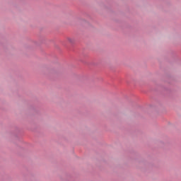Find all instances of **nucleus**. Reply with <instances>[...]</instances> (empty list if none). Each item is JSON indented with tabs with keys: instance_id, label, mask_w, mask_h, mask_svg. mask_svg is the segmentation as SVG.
<instances>
[{
	"instance_id": "1",
	"label": "nucleus",
	"mask_w": 181,
	"mask_h": 181,
	"mask_svg": "<svg viewBox=\"0 0 181 181\" xmlns=\"http://www.w3.org/2000/svg\"><path fill=\"white\" fill-rule=\"evenodd\" d=\"M67 40H68V42H69L70 43H73V42H74V40L73 38H70V37H69V38L67 39Z\"/></svg>"
}]
</instances>
